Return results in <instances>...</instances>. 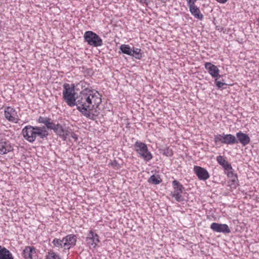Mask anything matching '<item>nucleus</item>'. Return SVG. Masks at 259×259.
I'll use <instances>...</instances> for the list:
<instances>
[{"label":"nucleus","mask_w":259,"mask_h":259,"mask_svg":"<svg viewBox=\"0 0 259 259\" xmlns=\"http://www.w3.org/2000/svg\"><path fill=\"white\" fill-rule=\"evenodd\" d=\"M102 96L95 90L85 89L77 98V109L86 117L94 120L100 113Z\"/></svg>","instance_id":"f257e3e1"},{"label":"nucleus","mask_w":259,"mask_h":259,"mask_svg":"<svg viewBox=\"0 0 259 259\" xmlns=\"http://www.w3.org/2000/svg\"><path fill=\"white\" fill-rule=\"evenodd\" d=\"M22 134L25 140L33 143L38 136L41 139L47 137L49 133L45 126H25L22 130Z\"/></svg>","instance_id":"f03ea898"},{"label":"nucleus","mask_w":259,"mask_h":259,"mask_svg":"<svg viewBox=\"0 0 259 259\" xmlns=\"http://www.w3.org/2000/svg\"><path fill=\"white\" fill-rule=\"evenodd\" d=\"M63 98L67 104L70 107L75 106L76 104L74 85L65 83L63 85Z\"/></svg>","instance_id":"7ed1b4c3"},{"label":"nucleus","mask_w":259,"mask_h":259,"mask_svg":"<svg viewBox=\"0 0 259 259\" xmlns=\"http://www.w3.org/2000/svg\"><path fill=\"white\" fill-rule=\"evenodd\" d=\"M134 146L135 151L139 155V157L143 159L144 161L148 162L153 158V155L148 150V147L145 143L137 141Z\"/></svg>","instance_id":"20e7f679"},{"label":"nucleus","mask_w":259,"mask_h":259,"mask_svg":"<svg viewBox=\"0 0 259 259\" xmlns=\"http://www.w3.org/2000/svg\"><path fill=\"white\" fill-rule=\"evenodd\" d=\"M84 38L90 46L97 47L103 45V41L101 37L92 31H86L84 34Z\"/></svg>","instance_id":"39448f33"},{"label":"nucleus","mask_w":259,"mask_h":259,"mask_svg":"<svg viewBox=\"0 0 259 259\" xmlns=\"http://www.w3.org/2000/svg\"><path fill=\"white\" fill-rule=\"evenodd\" d=\"M214 141L215 144L222 143L227 145H233L238 143L234 135L224 134L214 135Z\"/></svg>","instance_id":"423d86ee"},{"label":"nucleus","mask_w":259,"mask_h":259,"mask_svg":"<svg viewBox=\"0 0 259 259\" xmlns=\"http://www.w3.org/2000/svg\"><path fill=\"white\" fill-rule=\"evenodd\" d=\"M4 115L6 119L12 123H18L20 120L16 110L10 106L5 108Z\"/></svg>","instance_id":"0eeeda50"},{"label":"nucleus","mask_w":259,"mask_h":259,"mask_svg":"<svg viewBox=\"0 0 259 259\" xmlns=\"http://www.w3.org/2000/svg\"><path fill=\"white\" fill-rule=\"evenodd\" d=\"M172 184L174 191L171 192V196L176 201L180 202L182 200V193L184 188L183 185L177 180L173 181Z\"/></svg>","instance_id":"6e6552de"},{"label":"nucleus","mask_w":259,"mask_h":259,"mask_svg":"<svg viewBox=\"0 0 259 259\" xmlns=\"http://www.w3.org/2000/svg\"><path fill=\"white\" fill-rule=\"evenodd\" d=\"M99 238V237L97 234L95 233L92 230H90L86 238L87 244L91 248H95L100 242Z\"/></svg>","instance_id":"1a4fd4ad"},{"label":"nucleus","mask_w":259,"mask_h":259,"mask_svg":"<svg viewBox=\"0 0 259 259\" xmlns=\"http://www.w3.org/2000/svg\"><path fill=\"white\" fill-rule=\"evenodd\" d=\"M13 150L11 142L6 139H0V154H6Z\"/></svg>","instance_id":"9d476101"},{"label":"nucleus","mask_w":259,"mask_h":259,"mask_svg":"<svg viewBox=\"0 0 259 259\" xmlns=\"http://www.w3.org/2000/svg\"><path fill=\"white\" fill-rule=\"evenodd\" d=\"M193 170L195 175L200 180L205 181L207 180L210 176L207 170L199 166H194Z\"/></svg>","instance_id":"9b49d317"},{"label":"nucleus","mask_w":259,"mask_h":259,"mask_svg":"<svg viewBox=\"0 0 259 259\" xmlns=\"http://www.w3.org/2000/svg\"><path fill=\"white\" fill-rule=\"evenodd\" d=\"M63 248L69 249L71 247L75 246L76 242V237L73 234H69L63 238Z\"/></svg>","instance_id":"f8f14e48"},{"label":"nucleus","mask_w":259,"mask_h":259,"mask_svg":"<svg viewBox=\"0 0 259 259\" xmlns=\"http://www.w3.org/2000/svg\"><path fill=\"white\" fill-rule=\"evenodd\" d=\"M205 68L209 74L213 78H220V70L218 67L210 62H206L204 64Z\"/></svg>","instance_id":"ddd939ff"},{"label":"nucleus","mask_w":259,"mask_h":259,"mask_svg":"<svg viewBox=\"0 0 259 259\" xmlns=\"http://www.w3.org/2000/svg\"><path fill=\"white\" fill-rule=\"evenodd\" d=\"M210 228L214 232L229 233L230 229L227 224H218L213 223L210 225Z\"/></svg>","instance_id":"4468645a"},{"label":"nucleus","mask_w":259,"mask_h":259,"mask_svg":"<svg viewBox=\"0 0 259 259\" xmlns=\"http://www.w3.org/2000/svg\"><path fill=\"white\" fill-rule=\"evenodd\" d=\"M225 174L227 176L228 178L230 179V181L229 182V186H234V187H235L236 184L238 181V177L237 174L234 172L232 167L231 169H228L225 171Z\"/></svg>","instance_id":"2eb2a0df"},{"label":"nucleus","mask_w":259,"mask_h":259,"mask_svg":"<svg viewBox=\"0 0 259 259\" xmlns=\"http://www.w3.org/2000/svg\"><path fill=\"white\" fill-rule=\"evenodd\" d=\"M36 253L35 248L33 246H27L22 252V256L25 259H32L33 255Z\"/></svg>","instance_id":"dca6fc26"},{"label":"nucleus","mask_w":259,"mask_h":259,"mask_svg":"<svg viewBox=\"0 0 259 259\" xmlns=\"http://www.w3.org/2000/svg\"><path fill=\"white\" fill-rule=\"evenodd\" d=\"M54 131L56 134L64 140H65L67 136H68V131L64 128L62 125L59 123L56 124Z\"/></svg>","instance_id":"f3484780"},{"label":"nucleus","mask_w":259,"mask_h":259,"mask_svg":"<svg viewBox=\"0 0 259 259\" xmlns=\"http://www.w3.org/2000/svg\"><path fill=\"white\" fill-rule=\"evenodd\" d=\"M236 136L239 142L243 146H246L250 143V139L246 134L239 132L236 134Z\"/></svg>","instance_id":"a211bd4d"},{"label":"nucleus","mask_w":259,"mask_h":259,"mask_svg":"<svg viewBox=\"0 0 259 259\" xmlns=\"http://www.w3.org/2000/svg\"><path fill=\"white\" fill-rule=\"evenodd\" d=\"M191 14L196 19L201 20L203 18V15L201 13L199 8L196 6L189 7Z\"/></svg>","instance_id":"6ab92c4d"},{"label":"nucleus","mask_w":259,"mask_h":259,"mask_svg":"<svg viewBox=\"0 0 259 259\" xmlns=\"http://www.w3.org/2000/svg\"><path fill=\"white\" fill-rule=\"evenodd\" d=\"M217 161L224 169L225 171L228 169H231L232 167L229 162L222 156L220 155L217 157Z\"/></svg>","instance_id":"aec40b11"},{"label":"nucleus","mask_w":259,"mask_h":259,"mask_svg":"<svg viewBox=\"0 0 259 259\" xmlns=\"http://www.w3.org/2000/svg\"><path fill=\"white\" fill-rule=\"evenodd\" d=\"M0 259H14L12 254L5 247L0 250Z\"/></svg>","instance_id":"412c9836"},{"label":"nucleus","mask_w":259,"mask_h":259,"mask_svg":"<svg viewBox=\"0 0 259 259\" xmlns=\"http://www.w3.org/2000/svg\"><path fill=\"white\" fill-rule=\"evenodd\" d=\"M142 51L141 49L137 48H133L132 51L131 56L135 57L137 59H141L142 57Z\"/></svg>","instance_id":"4be33fe9"},{"label":"nucleus","mask_w":259,"mask_h":259,"mask_svg":"<svg viewBox=\"0 0 259 259\" xmlns=\"http://www.w3.org/2000/svg\"><path fill=\"white\" fill-rule=\"evenodd\" d=\"M45 259H61V258L56 252L50 250L47 253Z\"/></svg>","instance_id":"5701e85b"},{"label":"nucleus","mask_w":259,"mask_h":259,"mask_svg":"<svg viewBox=\"0 0 259 259\" xmlns=\"http://www.w3.org/2000/svg\"><path fill=\"white\" fill-rule=\"evenodd\" d=\"M162 180L158 176L152 175L148 180V182L154 185H157L161 182Z\"/></svg>","instance_id":"b1692460"},{"label":"nucleus","mask_w":259,"mask_h":259,"mask_svg":"<svg viewBox=\"0 0 259 259\" xmlns=\"http://www.w3.org/2000/svg\"><path fill=\"white\" fill-rule=\"evenodd\" d=\"M120 49L122 52L125 54L131 56L132 55V49L127 45H121L120 47Z\"/></svg>","instance_id":"393cba45"},{"label":"nucleus","mask_w":259,"mask_h":259,"mask_svg":"<svg viewBox=\"0 0 259 259\" xmlns=\"http://www.w3.org/2000/svg\"><path fill=\"white\" fill-rule=\"evenodd\" d=\"M52 243L54 246L58 248H63V239L62 240L60 239L55 238Z\"/></svg>","instance_id":"a878e982"},{"label":"nucleus","mask_w":259,"mask_h":259,"mask_svg":"<svg viewBox=\"0 0 259 259\" xmlns=\"http://www.w3.org/2000/svg\"><path fill=\"white\" fill-rule=\"evenodd\" d=\"M47 128L54 130L56 124H55L53 122L51 121V119L49 118L48 122L46 123L45 125Z\"/></svg>","instance_id":"bb28decb"},{"label":"nucleus","mask_w":259,"mask_h":259,"mask_svg":"<svg viewBox=\"0 0 259 259\" xmlns=\"http://www.w3.org/2000/svg\"><path fill=\"white\" fill-rule=\"evenodd\" d=\"M49 118L47 117H42L39 116L37 119V122L40 123H43L46 125V123L48 122Z\"/></svg>","instance_id":"cd10ccee"},{"label":"nucleus","mask_w":259,"mask_h":259,"mask_svg":"<svg viewBox=\"0 0 259 259\" xmlns=\"http://www.w3.org/2000/svg\"><path fill=\"white\" fill-rule=\"evenodd\" d=\"M215 80H214V82H215V85H217V87L218 88H221L223 87L224 85L226 84L225 83H223V82H222L220 81H218V79L219 78H215Z\"/></svg>","instance_id":"c85d7f7f"},{"label":"nucleus","mask_w":259,"mask_h":259,"mask_svg":"<svg viewBox=\"0 0 259 259\" xmlns=\"http://www.w3.org/2000/svg\"><path fill=\"white\" fill-rule=\"evenodd\" d=\"M172 151L171 149L169 148H167L164 151L163 154L167 156H171L172 155Z\"/></svg>","instance_id":"c756f323"},{"label":"nucleus","mask_w":259,"mask_h":259,"mask_svg":"<svg viewBox=\"0 0 259 259\" xmlns=\"http://www.w3.org/2000/svg\"><path fill=\"white\" fill-rule=\"evenodd\" d=\"M198 0H187L188 6L191 7L196 6L195 3Z\"/></svg>","instance_id":"7c9ffc66"},{"label":"nucleus","mask_w":259,"mask_h":259,"mask_svg":"<svg viewBox=\"0 0 259 259\" xmlns=\"http://www.w3.org/2000/svg\"><path fill=\"white\" fill-rule=\"evenodd\" d=\"M137 2H139L140 4H142V5H147L148 4V3H147V1L148 0H137Z\"/></svg>","instance_id":"2f4dec72"},{"label":"nucleus","mask_w":259,"mask_h":259,"mask_svg":"<svg viewBox=\"0 0 259 259\" xmlns=\"http://www.w3.org/2000/svg\"><path fill=\"white\" fill-rule=\"evenodd\" d=\"M218 2L224 4L228 0H216Z\"/></svg>","instance_id":"473e14b6"},{"label":"nucleus","mask_w":259,"mask_h":259,"mask_svg":"<svg viewBox=\"0 0 259 259\" xmlns=\"http://www.w3.org/2000/svg\"><path fill=\"white\" fill-rule=\"evenodd\" d=\"M72 137L75 140H76L77 139V136L76 134H73V135H72Z\"/></svg>","instance_id":"72a5a7b5"},{"label":"nucleus","mask_w":259,"mask_h":259,"mask_svg":"<svg viewBox=\"0 0 259 259\" xmlns=\"http://www.w3.org/2000/svg\"><path fill=\"white\" fill-rule=\"evenodd\" d=\"M3 247H2V246L0 245V250L3 248Z\"/></svg>","instance_id":"f704fd0d"}]
</instances>
